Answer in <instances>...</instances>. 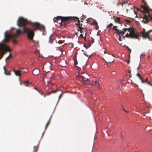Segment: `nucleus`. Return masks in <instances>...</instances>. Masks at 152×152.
Here are the masks:
<instances>
[{
	"instance_id": "35",
	"label": "nucleus",
	"mask_w": 152,
	"mask_h": 152,
	"mask_svg": "<svg viewBox=\"0 0 152 152\" xmlns=\"http://www.w3.org/2000/svg\"><path fill=\"white\" fill-rule=\"evenodd\" d=\"M13 42L15 44L17 43V41L16 40L14 39L13 40Z\"/></svg>"
},
{
	"instance_id": "29",
	"label": "nucleus",
	"mask_w": 152,
	"mask_h": 152,
	"mask_svg": "<svg viewBox=\"0 0 152 152\" xmlns=\"http://www.w3.org/2000/svg\"><path fill=\"white\" fill-rule=\"evenodd\" d=\"M123 81V79H121V80H120L119 81H118V83H121V86H122V85H123V84H122V82Z\"/></svg>"
},
{
	"instance_id": "7",
	"label": "nucleus",
	"mask_w": 152,
	"mask_h": 152,
	"mask_svg": "<svg viewBox=\"0 0 152 152\" xmlns=\"http://www.w3.org/2000/svg\"><path fill=\"white\" fill-rule=\"evenodd\" d=\"M83 74V72H82L81 74H79L78 76H76V77L80 81H83L84 83L87 84V83H85V82L88 81L89 80L88 78H86V77L87 75L86 74L85 75V76L83 75L82 74Z\"/></svg>"
},
{
	"instance_id": "23",
	"label": "nucleus",
	"mask_w": 152,
	"mask_h": 152,
	"mask_svg": "<svg viewBox=\"0 0 152 152\" xmlns=\"http://www.w3.org/2000/svg\"><path fill=\"white\" fill-rule=\"evenodd\" d=\"M28 72V70H27V69H26V68L24 69V71H21V72H22V75H23L24 73H26V72Z\"/></svg>"
},
{
	"instance_id": "33",
	"label": "nucleus",
	"mask_w": 152,
	"mask_h": 152,
	"mask_svg": "<svg viewBox=\"0 0 152 152\" xmlns=\"http://www.w3.org/2000/svg\"><path fill=\"white\" fill-rule=\"evenodd\" d=\"M95 28L96 29V30H97L98 29H99V26H98V25H96V26H95Z\"/></svg>"
},
{
	"instance_id": "14",
	"label": "nucleus",
	"mask_w": 152,
	"mask_h": 152,
	"mask_svg": "<svg viewBox=\"0 0 152 152\" xmlns=\"http://www.w3.org/2000/svg\"><path fill=\"white\" fill-rule=\"evenodd\" d=\"M124 25H125L126 26L127 25H129V24L130 23V22L129 20L124 19Z\"/></svg>"
},
{
	"instance_id": "3",
	"label": "nucleus",
	"mask_w": 152,
	"mask_h": 152,
	"mask_svg": "<svg viewBox=\"0 0 152 152\" xmlns=\"http://www.w3.org/2000/svg\"><path fill=\"white\" fill-rule=\"evenodd\" d=\"M70 17H61L57 16L53 18L54 22H57L64 26L70 23V20L71 18Z\"/></svg>"
},
{
	"instance_id": "34",
	"label": "nucleus",
	"mask_w": 152,
	"mask_h": 152,
	"mask_svg": "<svg viewBox=\"0 0 152 152\" xmlns=\"http://www.w3.org/2000/svg\"><path fill=\"white\" fill-rule=\"evenodd\" d=\"M80 37H82L83 38H86V36H85V37H84L83 35L82 34H80Z\"/></svg>"
},
{
	"instance_id": "41",
	"label": "nucleus",
	"mask_w": 152,
	"mask_h": 152,
	"mask_svg": "<svg viewBox=\"0 0 152 152\" xmlns=\"http://www.w3.org/2000/svg\"><path fill=\"white\" fill-rule=\"evenodd\" d=\"M152 31V30H149V31H147V32L148 33V34H149V33Z\"/></svg>"
},
{
	"instance_id": "8",
	"label": "nucleus",
	"mask_w": 152,
	"mask_h": 152,
	"mask_svg": "<svg viewBox=\"0 0 152 152\" xmlns=\"http://www.w3.org/2000/svg\"><path fill=\"white\" fill-rule=\"evenodd\" d=\"M91 82L92 81V83H90L89 84L91 85L92 86L95 85L96 86L99 87V82L100 81L96 79V78H93L91 80H89Z\"/></svg>"
},
{
	"instance_id": "13",
	"label": "nucleus",
	"mask_w": 152,
	"mask_h": 152,
	"mask_svg": "<svg viewBox=\"0 0 152 152\" xmlns=\"http://www.w3.org/2000/svg\"><path fill=\"white\" fill-rule=\"evenodd\" d=\"M39 73V71L38 69H34L33 71V74L34 75H37Z\"/></svg>"
},
{
	"instance_id": "24",
	"label": "nucleus",
	"mask_w": 152,
	"mask_h": 152,
	"mask_svg": "<svg viewBox=\"0 0 152 152\" xmlns=\"http://www.w3.org/2000/svg\"><path fill=\"white\" fill-rule=\"evenodd\" d=\"M115 21L116 22H118L119 23L120 21V18H117L115 19Z\"/></svg>"
},
{
	"instance_id": "47",
	"label": "nucleus",
	"mask_w": 152,
	"mask_h": 152,
	"mask_svg": "<svg viewBox=\"0 0 152 152\" xmlns=\"http://www.w3.org/2000/svg\"><path fill=\"white\" fill-rule=\"evenodd\" d=\"M133 12H134V13L135 15H136V12H135L134 11H133Z\"/></svg>"
},
{
	"instance_id": "32",
	"label": "nucleus",
	"mask_w": 152,
	"mask_h": 152,
	"mask_svg": "<svg viewBox=\"0 0 152 152\" xmlns=\"http://www.w3.org/2000/svg\"><path fill=\"white\" fill-rule=\"evenodd\" d=\"M93 23L94 24V25L95 26H96V25H98V23L96 21H94Z\"/></svg>"
},
{
	"instance_id": "38",
	"label": "nucleus",
	"mask_w": 152,
	"mask_h": 152,
	"mask_svg": "<svg viewBox=\"0 0 152 152\" xmlns=\"http://www.w3.org/2000/svg\"><path fill=\"white\" fill-rule=\"evenodd\" d=\"M147 83L150 85L152 86V84H151L149 82H147Z\"/></svg>"
},
{
	"instance_id": "54",
	"label": "nucleus",
	"mask_w": 152,
	"mask_h": 152,
	"mask_svg": "<svg viewBox=\"0 0 152 152\" xmlns=\"http://www.w3.org/2000/svg\"><path fill=\"white\" fill-rule=\"evenodd\" d=\"M122 109L124 110V107H122Z\"/></svg>"
},
{
	"instance_id": "15",
	"label": "nucleus",
	"mask_w": 152,
	"mask_h": 152,
	"mask_svg": "<svg viewBox=\"0 0 152 152\" xmlns=\"http://www.w3.org/2000/svg\"><path fill=\"white\" fill-rule=\"evenodd\" d=\"M3 69H4V73L7 75H10L11 73L10 72H7V71L6 70V68H5V67H3Z\"/></svg>"
},
{
	"instance_id": "49",
	"label": "nucleus",
	"mask_w": 152,
	"mask_h": 152,
	"mask_svg": "<svg viewBox=\"0 0 152 152\" xmlns=\"http://www.w3.org/2000/svg\"><path fill=\"white\" fill-rule=\"evenodd\" d=\"M118 90H120L121 88H120V87H119L118 88Z\"/></svg>"
},
{
	"instance_id": "6",
	"label": "nucleus",
	"mask_w": 152,
	"mask_h": 152,
	"mask_svg": "<svg viewBox=\"0 0 152 152\" xmlns=\"http://www.w3.org/2000/svg\"><path fill=\"white\" fill-rule=\"evenodd\" d=\"M117 27L116 26H113L112 29L115 31L116 33H117L119 35V40L121 41L122 39H123L124 38V31L120 30L118 29H117Z\"/></svg>"
},
{
	"instance_id": "46",
	"label": "nucleus",
	"mask_w": 152,
	"mask_h": 152,
	"mask_svg": "<svg viewBox=\"0 0 152 152\" xmlns=\"http://www.w3.org/2000/svg\"><path fill=\"white\" fill-rule=\"evenodd\" d=\"M148 80V78H147L145 79V81H144V82H147V80Z\"/></svg>"
},
{
	"instance_id": "25",
	"label": "nucleus",
	"mask_w": 152,
	"mask_h": 152,
	"mask_svg": "<svg viewBox=\"0 0 152 152\" xmlns=\"http://www.w3.org/2000/svg\"><path fill=\"white\" fill-rule=\"evenodd\" d=\"M11 57H12L11 55V54H10L9 55V56L6 58V61L7 60H9L10 59V58Z\"/></svg>"
},
{
	"instance_id": "18",
	"label": "nucleus",
	"mask_w": 152,
	"mask_h": 152,
	"mask_svg": "<svg viewBox=\"0 0 152 152\" xmlns=\"http://www.w3.org/2000/svg\"><path fill=\"white\" fill-rule=\"evenodd\" d=\"M74 64L75 66L77 67H78V66H77L76 65L77 64L78 62L77 61V60L76 59V57H75L74 58Z\"/></svg>"
},
{
	"instance_id": "42",
	"label": "nucleus",
	"mask_w": 152,
	"mask_h": 152,
	"mask_svg": "<svg viewBox=\"0 0 152 152\" xmlns=\"http://www.w3.org/2000/svg\"><path fill=\"white\" fill-rule=\"evenodd\" d=\"M127 48H128V49H129V51L130 52V53H131V50L128 47H127Z\"/></svg>"
},
{
	"instance_id": "30",
	"label": "nucleus",
	"mask_w": 152,
	"mask_h": 152,
	"mask_svg": "<svg viewBox=\"0 0 152 152\" xmlns=\"http://www.w3.org/2000/svg\"><path fill=\"white\" fill-rule=\"evenodd\" d=\"M46 75V74H45L44 75V77L43 79V81L44 82V83H45V77Z\"/></svg>"
},
{
	"instance_id": "5",
	"label": "nucleus",
	"mask_w": 152,
	"mask_h": 152,
	"mask_svg": "<svg viewBox=\"0 0 152 152\" xmlns=\"http://www.w3.org/2000/svg\"><path fill=\"white\" fill-rule=\"evenodd\" d=\"M71 18L70 20V23L72 21H77V22L76 23V25L78 26V27L79 28V29L78 30V31H80L81 33H82V31L84 29L82 27L83 25V21H80L79 18L76 17H70Z\"/></svg>"
},
{
	"instance_id": "45",
	"label": "nucleus",
	"mask_w": 152,
	"mask_h": 152,
	"mask_svg": "<svg viewBox=\"0 0 152 152\" xmlns=\"http://www.w3.org/2000/svg\"><path fill=\"white\" fill-rule=\"evenodd\" d=\"M99 35H100V34L99 33V31H98L97 33V36H99Z\"/></svg>"
},
{
	"instance_id": "40",
	"label": "nucleus",
	"mask_w": 152,
	"mask_h": 152,
	"mask_svg": "<svg viewBox=\"0 0 152 152\" xmlns=\"http://www.w3.org/2000/svg\"><path fill=\"white\" fill-rule=\"evenodd\" d=\"M49 39V42L50 43H52V42H51V39H50V37Z\"/></svg>"
},
{
	"instance_id": "2",
	"label": "nucleus",
	"mask_w": 152,
	"mask_h": 152,
	"mask_svg": "<svg viewBox=\"0 0 152 152\" xmlns=\"http://www.w3.org/2000/svg\"><path fill=\"white\" fill-rule=\"evenodd\" d=\"M145 6H141V7L143 9V12L146 13L148 15H144L143 17L142 18V22L144 23H147L149 22L150 20L152 21V10L150 9L147 6V4L145 2Z\"/></svg>"
},
{
	"instance_id": "51",
	"label": "nucleus",
	"mask_w": 152,
	"mask_h": 152,
	"mask_svg": "<svg viewBox=\"0 0 152 152\" xmlns=\"http://www.w3.org/2000/svg\"><path fill=\"white\" fill-rule=\"evenodd\" d=\"M137 10L138 11H139V10H140V9L138 8V9H137Z\"/></svg>"
},
{
	"instance_id": "39",
	"label": "nucleus",
	"mask_w": 152,
	"mask_h": 152,
	"mask_svg": "<svg viewBox=\"0 0 152 152\" xmlns=\"http://www.w3.org/2000/svg\"><path fill=\"white\" fill-rule=\"evenodd\" d=\"M86 18V17L85 15H83L82 16V19H85V18Z\"/></svg>"
},
{
	"instance_id": "9",
	"label": "nucleus",
	"mask_w": 152,
	"mask_h": 152,
	"mask_svg": "<svg viewBox=\"0 0 152 152\" xmlns=\"http://www.w3.org/2000/svg\"><path fill=\"white\" fill-rule=\"evenodd\" d=\"M140 35L144 39L148 38L149 40H151L149 34H148L147 32H146L145 31V30L144 29L143 31L141 32Z\"/></svg>"
},
{
	"instance_id": "37",
	"label": "nucleus",
	"mask_w": 152,
	"mask_h": 152,
	"mask_svg": "<svg viewBox=\"0 0 152 152\" xmlns=\"http://www.w3.org/2000/svg\"><path fill=\"white\" fill-rule=\"evenodd\" d=\"M91 42L92 43H93L94 42V39L92 38V40H91Z\"/></svg>"
},
{
	"instance_id": "53",
	"label": "nucleus",
	"mask_w": 152,
	"mask_h": 152,
	"mask_svg": "<svg viewBox=\"0 0 152 152\" xmlns=\"http://www.w3.org/2000/svg\"><path fill=\"white\" fill-rule=\"evenodd\" d=\"M139 67H138L137 68V69H139Z\"/></svg>"
},
{
	"instance_id": "16",
	"label": "nucleus",
	"mask_w": 152,
	"mask_h": 152,
	"mask_svg": "<svg viewBox=\"0 0 152 152\" xmlns=\"http://www.w3.org/2000/svg\"><path fill=\"white\" fill-rule=\"evenodd\" d=\"M137 76L139 77L140 80L141 81V82L142 83H144V81L142 79V77L141 76L140 74L138 73L137 74Z\"/></svg>"
},
{
	"instance_id": "44",
	"label": "nucleus",
	"mask_w": 152,
	"mask_h": 152,
	"mask_svg": "<svg viewBox=\"0 0 152 152\" xmlns=\"http://www.w3.org/2000/svg\"><path fill=\"white\" fill-rule=\"evenodd\" d=\"M84 54L87 57H88L89 56V55H88L86 54V53H84Z\"/></svg>"
},
{
	"instance_id": "26",
	"label": "nucleus",
	"mask_w": 152,
	"mask_h": 152,
	"mask_svg": "<svg viewBox=\"0 0 152 152\" xmlns=\"http://www.w3.org/2000/svg\"><path fill=\"white\" fill-rule=\"evenodd\" d=\"M91 45H87L86 44H84V47H85L86 49H87L88 47H90Z\"/></svg>"
},
{
	"instance_id": "19",
	"label": "nucleus",
	"mask_w": 152,
	"mask_h": 152,
	"mask_svg": "<svg viewBox=\"0 0 152 152\" xmlns=\"http://www.w3.org/2000/svg\"><path fill=\"white\" fill-rule=\"evenodd\" d=\"M50 118H51V117L49 118L48 121L47 122V123L46 124V125L45 126V130H46V129L48 125H49V124L50 123Z\"/></svg>"
},
{
	"instance_id": "4",
	"label": "nucleus",
	"mask_w": 152,
	"mask_h": 152,
	"mask_svg": "<svg viewBox=\"0 0 152 152\" xmlns=\"http://www.w3.org/2000/svg\"><path fill=\"white\" fill-rule=\"evenodd\" d=\"M124 34L126 31L129 32L126 34L125 37H131L132 38L138 39L139 37L138 33L134 31L133 29L130 28H124Z\"/></svg>"
},
{
	"instance_id": "56",
	"label": "nucleus",
	"mask_w": 152,
	"mask_h": 152,
	"mask_svg": "<svg viewBox=\"0 0 152 152\" xmlns=\"http://www.w3.org/2000/svg\"><path fill=\"white\" fill-rule=\"evenodd\" d=\"M43 28H44V27H43Z\"/></svg>"
},
{
	"instance_id": "22",
	"label": "nucleus",
	"mask_w": 152,
	"mask_h": 152,
	"mask_svg": "<svg viewBox=\"0 0 152 152\" xmlns=\"http://www.w3.org/2000/svg\"><path fill=\"white\" fill-rule=\"evenodd\" d=\"M113 24L112 23H110L107 26V28H109L110 29H110L111 27L113 26Z\"/></svg>"
},
{
	"instance_id": "52",
	"label": "nucleus",
	"mask_w": 152,
	"mask_h": 152,
	"mask_svg": "<svg viewBox=\"0 0 152 152\" xmlns=\"http://www.w3.org/2000/svg\"><path fill=\"white\" fill-rule=\"evenodd\" d=\"M77 33H75V34H76L77 35Z\"/></svg>"
},
{
	"instance_id": "55",
	"label": "nucleus",
	"mask_w": 152,
	"mask_h": 152,
	"mask_svg": "<svg viewBox=\"0 0 152 152\" xmlns=\"http://www.w3.org/2000/svg\"><path fill=\"white\" fill-rule=\"evenodd\" d=\"M151 40L152 41V38H151Z\"/></svg>"
},
{
	"instance_id": "12",
	"label": "nucleus",
	"mask_w": 152,
	"mask_h": 152,
	"mask_svg": "<svg viewBox=\"0 0 152 152\" xmlns=\"http://www.w3.org/2000/svg\"><path fill=\"white\" fill-rule=\"evenodd\" d=\"M13 72H14L16 75L19 76L20 77L21 75H22L21 71L20 70H13Z\"/></svg>"
},
{
	"instance_id": "48",
	"label": "nucleus",
	"mask_w": 152,
	"mask_h": 152,
	"mask_svg": "<svg viewBox=\"0 0 152 152\" xmlns=\"http://www.w3.org/2000/svg\"><path fill=\"white\" fill-rule=\"evenodd\" d=\"M32 40L33 42L35 43V40H33V39H32V40Z\"/></svg>"
},
{
	"instance_id": "10",
	"label": "nucleus",
	"mask_w": 152,
	"mask_h": 152,
	"mask_svg": "<svg viewBox=\"0 0 152 152\" xmlns=\"http://www.w3.org/2000/svg\"><path fill=\"white\" fill-rule=\"evenodd\" d=\"M124 6H125L127 12H128V10L129 11L130 9H131L130 2L128 1H124Z\"/></svg>"
},
{
	"instance_id": "43",
	"label": "nucleus",
	"mask_w": 152,
	"mask_h": 152,
	"mask_svg": "<svg viewBox=\"0 0 152 152\" xmlns=\"http://www.w3.org/2000/svg\"><path fill=\"white\" fill-rule=\"evenodd\" d=\"M126 62H127V63L128 64H129V63L130 62V60H129H129H127L126 61Z\"/></svg>"
},
{
	"instance_id": "31",
	"label": "nucleus",
	"mask_w": 152,
	"mask_h": 152,
	"mask_svg": "<svg viewBox=\"0 0 152 152\" xmlns=\"http://www.w3.org/2000/svg\"><path fill=\"white\" fill-rule=\"evenodd\" d=\"M116 74V72L115 71H113L112 72V74L113 75H115Z\"/></svg>"
},
{
	"instance_id": "28",
	"label": "nucleus",
	"mask_w": 152,
	"mask_h": 152,
	"mask_svg": "<svg viewBox=\"0 0 152 152\" xmlns=\"http://www.w3.org/2000/svg\"><path fill=\"white\" fill-rule=\"evenodd\" d=\"M58 91V90L56 89V90H55L54 91H52V92H50L49 94H51L52 93H55L56 92Z\"/></svg>"
},
{
	"instance_id": "1",
	"label": "nucleus",
	"mask_w": 152,
	"mask_h": 152,
	"mask_svg": "<svg viewBox=\"0 0 152 152\" xmlns=\"http://www.w3.org/2000/svg\"><path fill=\"white\" fill-rule=\"evenodd\" d=\"M28 23V21L27 19L22 17H19L18 20L17 25L19 27H23V31L18 29L16 30L15 34L5 32L3 41L0 43V60L7 52H10L11 51V49L5 44L9 42L10 39L15 38L18 37L20 34L25 33L27 34L29 39L32 40L34 35V31L37 30H40L41 25L39 23L37 22L33 23V29L25 27Z\"/></svg>"
},
{
	"instance_id": "27",
	"label": "nucleus",
	"mask_w": 152,
	"mask_h": 152,
	"mask_svg": "<svg viewBox=\"0 0 152 152\" xmlns=\"http://www.w3.org/2000/svg\"><path fill=\"white\" fill-rule=\"evenodd\" d=\"M122 39V40L121 41H119V42H118V43L119 44H120V45L121 46H122L123 47L124 46V45H123V43H122L121 42L122 41V40H123V39Z\"/></svg>"
},
{
	"instance_id": "50",
	"label": "nucleus",
	"mask_w": 152,
	"mask_h": 152,
	"mask_svg": "<svg viewBox=\"0 0 152 152\" xmlns=\"http://www.w3.org/2000/svg\"><path fill=\"white\" fill-rule=\"evenodd\" d=\"M104 53H106V51H104Z\"/></svg>"
},
{
	"instance_id": "36",
	"label": "nucleus",
	"mask_w": 152,
	"mask_h": 152,
	"mask_svg": "<svg viewBox=\"0 0 152 152\" xmlns=\"http://www.w3.org/2000/svg\"><path fill=\"white\" fill-rule=\"evenodd\" d=\"M62 93H61V94H60V95H59V99H58V100H59V99H60V98H61V96H62Z\"/></svg>"
},
{
	"instance_id": "21",
	"label": "nucleus",
	"mask_w": 152,
	"mask_h": 152,
	"mask_svg": "<svg viewBox=\"0 0 152 152\" xmlns=\"http://www.w3.org/2000/svg\"><path fill=\"white\" fill-rule=\"evenodd\" d=\"M38 148V145L34 146V151L33 152H37Z\"/></svg>"
},
{
	"instance_id": "20",
	"label": "nucleus",
	"mask_w": 152,
	"mask_h": 152,
	"mask_svg": "<svg viewBox=\"0 0 152 152\" xmlns=\"http://www.w3.org/2000/svg\"><path fill=\"white\" fill-rule=\"evenodd\" d=\"M24 84L26 86L28 87L29 86L30 83L28 81H26L24 83Z\"/></svg>"
},
{
	"instance_id": "11",
	"label": "nucleus",
	"mask_w": 152,
	"mask_h": 152,
	"mask_svg": "<svg viewBox=\"0 0 152 152\" xmlns=\"http://www.w3.org/2000/svg\"><path fill=\"white\" fill-rule=\"evenodd\" d=\"M113 59V56L110 55H108L106 57V60L108 63H113L114 61Z\"/></svg>"
},
{
	"instance_id": "17",
	"label": "nucleus",
	"mask_w": 152,
	"mask_h": 152,
	"mask_svg": "<svg viewBox=\"0 0 152 152\" xmlns=\"http://www.w3.org/2000/svg\"><path fill=\"white\" fill-rule=\"evenodd\" d=\"M54 76H55V74L54 73L53 75L52 76H51V77H50V80H46L47 82L48 83H50V82H51V79H54Z\"/></svg>"
}]
</instances>
